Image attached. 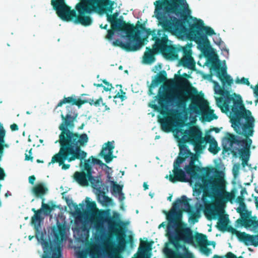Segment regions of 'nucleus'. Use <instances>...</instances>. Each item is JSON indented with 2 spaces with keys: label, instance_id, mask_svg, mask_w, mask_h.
<instances>
[{
  "label": "nucleus",
  "instance_id": "62",
  "mask_svg": "<svg viewBox=\"0 0 258 258\" xmlns=\"http://www.w3.org/2000/svg\"><path fill=\"white\" fill-rule=\"evenodd\" d=\"M254 201L256 205L258 207V197L255 198Z\"/></svg>",
  "mask_w": 258,
  "mask_h": 258
},
{
  "label": "nucleus",
  "instance_id": "31",
  "mask_svg": "<svg viewBox=\"0 0 258 258\" xmlns=\"http://www.w3.org/2000/svg\"><path fill=\"white\" fill-rule=\"evenodd\" d=\"M114 245L118 252L124 251L126 248V241L124 238L122 236H117Z\"/></svg>",
  "mask_w": 258,
  "mask_h": 258
},
{
  "label": "nucleus",
  "instance_id": "3",
  "mask_svg": "<svg viewBox=\"0 0 258 258\" xmlns=\"http://www.w3.org/2000/svg\"><path fill=\"white\" fill-rule=\"evenodd\" d=\"M204 49L198 48L207 57L206 65L210 68L212 74H202V78L214 84L217 106L230 119L239 116L247 111L243 103L241 96L233 92L232 85L234 80L227 74L225 61H221L217 55L213 54L210 42Z\"/></svg>",
  "mask_w": 258,
  "mask_h": 258
},
{
  "label": "nucleus",
  "instance_id": "59",
  "mask_svg": "<svg viewBox=\"0 0 258 258\" xmlns=\"http://www.w3.org/2000/svg\"><path fill=\"white\" fill-rule=\"evenodd\" d=\"M143 187L144 188V190H147L148 189V185L147 182H144L143 183Z\"/></svg>",
  "mask_w": 258,
  "mask_h": 258
},
{
  "label": "nucleus",
  "instance_id": "15",
  "mask_svg": "<svg viewBox=\"0 0 258 258\" xmlns=\"http://www.w3.org/2000/svg\"><path fill=\"white\" fill-rule=\"evenodd\" d=\"M51 4L61 19L67 21H72L75 24H79L75 22V19L79 18L78 11L77 13L75 10H71L70 8L64 3V0H52ZM76 9H77L76 8Z\"/></svg>",
  "mask_w": 258,
  "mask_h": 258
},
{
  "label": "nucleus",
  "instance_id": "5",
  "mask_svg": "<svg viewBox=\"0 0 258 258\" xmlns=\"http://www.w3.org/2000/svg\"><path fill=\"white\" fill-rule=\"evenodd\" d=\"M44 200L43 199L40 209H32L34 214L31 217V223L36 231V238L42 247L43 253L41 258H60L62 255V241L66 239V229L57 221L56 227L51 228L48 235L45 230L42 231L44 218L52 210V208L44 203Z\"/></svg>",
  "mask_w": 258,
  "mask_h": 258
},
{
  "label": "nucleus",
  "instance_id": "38",
  "mask_svg": "<svg viewBox=\"0 0 258 258\" xmlns=\"http://www.w3.org/2000/svg\"><path fill=\"white\" fill-rule=\"evenodd\" d=\"M219 222H218V225L221 229H225L226 227V226L228 222V219L226 217H222V216H220L218 218Z\"/></svg>",
  "mask_w": 258,
  "mask_h": 258
},
{
  "label": "nucleus",
  "instance_id": "9",
  "mask_svg": "<svg viewBox=\"0 0 258 258\" xmlns=\"http://www.w3.org/2000/svg\"><path fill=\"white\" fill-rule=\"evenodd\" d=\"M115 215L117 217L113 218L109 210L101 212L92 226L93 238L97 243V244L94 246L93 249L98 258H104L106 254L101 244L107 241L112 233L117 230V227L121 224L118 214L115 213Z\"/></svg>",
  "mask_w": 258,
  "mask_h": 258
},
{
  "label": "nucleus",
  "instance_id": "52",
  "mask_svg": "<svg viewBox=\"0 0 258 258\" xmlns=\"http://www.w3.org/2000/svg\"><path fill=\"white\" fill-rule=\"evenodd\" d=\"M167 221L168 220H167ZM169 221H168V222L166 221L163 222L159 226V228H160L161 227H166V229H167ZM166 231H167V229H166Z\"/></svg>",
  "mask_w": 258,
  "mask_h": 258
},
{
  "label": "nucleus",
  "instance_id": "17",
  "mask_svg": "<svg viewBox=\"0 0 258 258\" xmlns=\"http://www.w3.org/2000/svg\"><path fill=\"white\" fill-rule=\"evenodd\" d=\"M148 30L149 31V34L148 35H149L150 34L152 35V39L153 40L155 41V43L153 46V50H151L150 48H148V47L146 48V51L145 52L144 55L143 61H144V62L146 64H151L153 63H154L156 60L155 57L154 56L155 53L158 52H160L161 53L170 52L172 51L173 48L172 47V46H170L171 41L168 39V41L167 42L166 44H167V46H168L170 47V49L169 50V51H166V50L161 51L158 47L155 46L156 40L154 39V32L156 30H154L152 31H150V30Z\"/></svg>",
  "mask_w": 258,
  "mask_h": 258
},
{
  "label": "nucleus",
  "instance_id": "30",
  "mask_svg": "<svg viewBox=\"0 0 258 258\" xmlns=\"http://www.w3.org/2000/svg\"><path fill=\"white\" fill-rule=\"evenodd\" d=\"M245 227L254 233H258V218L256 217H251L246 221Z\"/></svg>",
  "mask_w": 258,
  "mask_h": 258
},
{
  "label": "nucleus",
  "instance_id": "32",
  "mask_svg": "<svg viewBox=\"0 0 258 258\" xmlns=\"http://www.w3.org/2000/svg\"><path fill=\"white\" fill-rule=\"evenodd\" d=\"M162 82L161 76L159 75H156L155 78L152 80V84L149 87L148 94L149 95H154L155 93L153 92L154 89L157 87L160 83Z\"/></svg>",
  "mask_w": 258,
  "mask_h": 258
},
{
  "label": "nucleus",
  "instance_id": "58",
  "mask_svg": "<svg viewBox=\"0 0 258 258\" xmlns=\"http://www.w3.org/2000/svg\"><path fill=\"white\" fill-rule=\"evenodd\" d=\"M216 243L214 241H208L207 240L206 244H205V245H213L214 247L215 246Z\"/></svg>",
  "mask_w": 258,
  "mask_h": 258
},
{
  "label": "nucleus",
  "instance_id": "21",
  "mask_svg": "<svg viewBox=\"0 0 258 258\" xmlns=\"http://www.w3.org/2000/svg\"><path fill=\"white\" fill-rule=\"evenodd\" d=\"M206 206L205 213L211 219H218L223 214V210L220 205H210L208 203Z\"/></svg>",
  "mask_w": 258,
  "mask_h": 258
},
{
  "label": "nucleus",
  "instance_id": "42",
  "mask_svg": "<svg viewBox=\"0 0 258 258\" xmlns=\"http://www.w3.org/2000/svg\"><path fill=\"white\" fill-rule=\"evenodd\" d=\"M240 214V216L241 219H242L243 222L244 223L245 226L246 225V221L248 220V219H250L249 218L250 216V213L247 210H246Z\"/></svg>",
  "mask_w": 258,
  "mask_h": 258
},
{
  "label": "nucleus",
  "instance_id": "64",
  "mask_svg": "<svg viewBox=\"0 0 258 258\" xmlns=\"http://www.w3.org/2000/svg\"><path fill=\"white\" fill-rule=\"evenodd\" d=\"M102 105H104L105 106V109L106 110H109V108L107 107V106L106 105H105V103H102Z\"/></svg>",
  "mask_w": 258,
  "mask_h": 258
},
{
  "label": "nucleus",
  "instance_id": "16",
  "mask_svg": "<svg viewBox=\"0 0 258 258\" xmlns=\"http://www.w3.org/2000/svg\"><path fill=\"white\" fill-rule=\"evenodd\" d=\"M192 43H188L184 46L179 45L176 48V51L182 55L179 61V64L189 69H192L196 66V62L192 56Z\"/></svg>",
  "mask_w": 258,
  "mask_h": 258
},
{
  "label": "nucleus",
  "instance_id": "2",
  "mask_svg": "<svg viewBox=\"0 0 258 258\" xmlns=\"http://www.w3.org/2000/svg\"><path fill=\"white\" fill-rule=\"evenodd\" d=\"M180 148L181 153L173 163L172 173L170 172L166 178L173 183L177 181L188 182L192 187L193 196L197 200L195 206L189 205L185 195L182 196L180 199L184 203V208L191 215L190 222L194 223L198 222L201 211L209 202L203 192L204 187L211 197L223 198L225 185L223 179L214 178L208 169L203 168L201 170L200 167L195 165L197 160L196 155L189 153L184 147Z\"/></svg>",
  "mask_w": 258,
  "mask_h": 258
},
{
  "label": "nucleus",
  "instance_id": "49",
  "mask_svg": "<svg viewBox=\"0 0 258 258\" xmlns=\"http://www.w3.org/2000/svg\"><path fill=\"white\" fill-rule=\"evenodd\" d=\"M25 160H33V157L32 156V149L29 151V155L28 154H25Z\"/></svg>",
  "mask_w": 258,
  "mask_h": 258
},
{
  "label": "nucleus",
  "instance_id": "8",
  "mask_svg": "<svg viewBox=\"0 0 258 258\" xmlns=\"http://www.w3.org/2000/svg\"><path fill=\"white\" fill-rule=\"evenodd\" d=\"M67 114L64 116L61 114L62 123L59 126L61 133L59 136V140L55 141V143H61L64 149H69L70 153L74 154L78 151L76 147L77 144L81 145L87 144L89 141L88 135L85 134L79 135L74 133L73 130L75 127L74 122L77 120L78 113L72 105L66 107Z\"/></svg>",
  "mask_w": 258,
  "mask_h": 258
},
{
  "label": "nucleus",
  "instance_id": "39",
  "mask_svg": "<svg viewBox=\"0 0 258 258\" xmlns=\"http://www.w3.org/2000/svg\"><path fill=\"white\" fill-rule=\"evenodd\" d=\"M234 82L237 84L245 85L248 86H251L250 85V83L248 79L244 77H242L241 78L237 77L234 80Z\"/></svg>",
  "mask_w": 258,
  "mask_h": 258
},
{
  "label": "nucleus",
  "instance_id": "23",
  "mask_svg": "<svg viewBox=\"0 0 258 258\" xmlns=\"http://www.w3.org/2000/svg\"><path fill=\"white\" fill-rule=\"evenodd\" d=\"M85 102H86L82 101L80 98L75 95H73L68 97H64L62 100H60L56 107H59L64 104L69 103L70 104V105H72V106L77 105L79 108H80L81 105Z\"/></svg>",
  "mask_w": 258,
  "mask_h": 258
},
{
  "label": "nucleus",
  "instance_id": "1",
  "mask_svg": "<svg viewBox=\"0 0 258 258\" xmlns=\"http://www.w3.org/2000/svg\"><path fill=\"white\" fill-rule=\"evenodd\" d=\"M154 16L157 20L158 26L162 28L154 31V37L156 40L155 46L161 51L170 49V47L166 43L168 34L171 33L182 40L194 41L197 44L198 48L202 49L208 46L210 41L208 37H211L214 43L221 50L229 54V49L220 34L215 32L211 27L205 26L202 20L190 16L188 22V28L182 24L185 18L182 17L183 12L180 6L183 7L186 15L190 16L191 13L186 0H171L166 5L163 0H157L154 2Z\"/></svg>",
  "mask_w": 258,
  "mask_h": 258
},
{
  "label": "nucleus",
  "instance_id": "28",
  "mask_svg": "<svg viewBox=\"0 0 258 258\" xmlns=\"http://www.w3.org/2000/svg\"><path fill=\"white\" fill-rule=\"evenodd\" d=\"M48 188L44 183H40L32 189L33 194L37 197L44 199L43 197L47 193Z\"/></svg>",
  "mask_w": 258,
  "mask_h": 258
},
{
  "label": "nucleus",
  "instance_id": "7",
  "mask_svg": "<svg viewBox=\"0 0 258 258\" xmlns=\"http://www.w3.org/2000/svg\"><path fill=\"white\" fill-rule=\"evenodd\" d=\"M176 128L174 130V137L178 142V146L181 153V148L184 147L189 153L196 155L203 153L206 149L207 143H209V151L217 154L220 148L218 146L217 141L214 137L208 136L202 138V132L195 126H190L185 124L175 122ZM198 157V156H197ZM198 161V160L196 162Z\"/></svg>",
  "mask_w": 258,
  "mask_h": 258
},
{
  "label": "nucleus",
  "instance_id": "19",
  "mask_svg": "<svg viewBox=\"0 0 258 258\" xmlns=\"http://www.w3.org/2000/svg\"><path fill=\"white\" fill-rule=\"evenodd\" d=\"M114 142H108L103 145L99 156L103 159L106 163H110L116 156H114Z\"/></svg>",
  "mask_w": 258,
  "mask_h": 258
},
{
  "label": "nucleus",
  "instance_id": "20",
  "mask_svg": "<svg viewBox=\"0 0 258 258\" xmlns=\"http://www.w3.org/2000/svg\"><path fill=\"white\" fill-rule=\"evenodd\" d=\"M88 178L93 188L95 194L102 190H108V186L102 183L100 176H94L92 174L88 175Z\"/></svg>",
  "mask_w": 258,
  "mask_h": 258
},
{
  "label": "nucleus",
  "instance_id": "35",
  "mask_svg": "<svg viewBox=\"0 0 258 258\" xmlns=\"http://www.w3.org/2000/svg\"><path fill=\"white\" fill-rule=\"evenodd\" d=\"M96 161H97V162H96V163H97V165H100L102 167V169H103V170H106V169H108V171H106L107 178L108 180L110 179L111 177L110 174L112 172L111 168L110 167H109V166H108L106 164L103 163L101 160H100L99 159L98 160H96Z\"/></svg>",
  "mask_w": 258,
  "mask_h": 258
},
{
  "label": "nucleus",
  "instance_id": "57",
  "mask_svg": "<svg viewBox=\"0 0 258 258\" xmlns=\"http://www.w3.org/2000/svg\"><path fill=\"white\" fill-rule=\"evenodd\" d=\"M247 194L246 190L245 188H242L240 191L241 196L240 197H242L244 196V195Z\"/></svg>",
  "mask_w": 258,
  "mask_h": 258
},
{
  "label": "nucleus",
  "instance_id": "61",
  "mask_svg": "<svg viewBox=\"0 0 258 258\" xmlns=\"http://www.w3.org/2000/svg\"><path fill=\"white\" fill-rule=\"evenodd\" d=\"M94 86L97 87H103V85L102 84H94Z\"/></svg>",
  "mask_w": 258,
  "mask_h": 258
},
{
  "label": "nucleus",
  "instance_id": "13",
  "mask_svg": "<svg viewBox=\"0 0 258 258\" xmlns=\"http://www.w3.org/2000/svg\"><path fill=\"white\" fill-rule=\"evenodd\" d=\"M59 144V151L52 157L51 162L48 163V166L57 162L58 163L59 166H61L62 169L67 170L70 168V165L69 164H64L65 161L67 160L70 162L76 159H84L87 157V153L81 148L82 147L86 146L87 144L81 145L77 144L75 146L78 148V151L76 153L75 152L74 154H71V153H70L69 149H64L61 151V149H63V147L61 143Z\"/></svg>",
  "mask_w": 258,
  "mask_h": 258
},
{
  "label": "nucleus",
  "instance_id": "11",
  "mask_svg": "<svg viewBox=\"0 0 258 258\" xmlns=\"http://www.w3.org/2000/svg\"><path fill=\"white\" fill-rule=\"evenodd\" d=\"M165 87L161 86L156 99L149 104V106L156 110L164 109L168 111H175V107L184 109L186 98L179 91L170 89L164 92Z\"/></svg>",
  "mask_w": 258,
  "mask_h": 258
},
{
  "label": "nucleus",
  "instance_id": "6",
  "mask_svg": "<svg viewBox=\"0 0 258 258\" xmlns=\"http://www.w3.org/2000/svg\"><path fill=\"white\" fill-rule=\"evenodd\" d=\"M230 119L231 126L235 132L246 138L243 139L238 136L228 133L223 139L222 144L225 150L238 153L242 160L241 165L243 168H245L248 165L250 147L253 149L255 148V146H251L252 141L250 138L254 135L255 119L251 112L247 110L246 113Z\"/></svg>",
  "mask_w": 258,
  "mask_h": 258
},
{
  "label": "nucleus",
  "instance_id": "10",
  "mask_svg": "<svg viewBox=\"0 0 258 258\" xmlns=\"http://www.w3.org/2000/svg\"><path fill=\"white\" fill-rule=\"evenodd\" d=\"M120 27L114 29L108 30L107 38L111 39L115 33L118 36L123 38L122 41L116 40L112 42V44L115 46H120L127 51H136L139 50L143 45V39L148 36L149 31L144 28L141 29L131 28L125 31L120 29Z\"/></svg>",
  "mask_w": 258,
  "mask_h": 258
},
{
  "label": "nucleus",
  "instance_id": "46",
  "mask_svg": "<svg viewBox=\"0 0 258 258\" xmlns=\"http://www.w3.org/2000/svg\"><path fill=\"white\" fill-rule=\"evenodd\" d=\"M121 95H120L119 93H118L116 96L114 97V102L116 104V100H115L116 98H120L121 101H124L126 99V97L125 96V93L123 92L122 90H120Z\"/></svg>",
  "mask_w": 258,
  "mask_h": 258
},
{
  "label": "nucleus",
  "instance_id": "43",
  "mask_svg": "<svg viewBox=\"0 0 258 258\" xmlns=\"http://www.w3.org/2000/svg\"><path fill=\"white\" fill-rule=\"evenodd\" d=\"M240 168L239 164H235L233 165L232 169V173L235 178H236L239 175V170Z\"/></svg>",
  "mask_w": 258,
  "mask_h": 258
},
{
  "label": "nucleus",
  "instance_id": "54",
  "mask_svg": "<svg viewBox=\"0 0 258 258\" xmlns=\"http://www.w3.org/2000/svg\"><path fill=\"white\" fill-rule=\"evenodd\" d=\"M35 179L36 178L34 176H30L29 177V182L31 184H33Z\"/></svg>",
  "mask_w": 258,
  "mask_h": 258
},
{
  "label": "nucleus",
  "instance_id": "24",
  "mask_svg": "<svg viewBox=\"0 0 258 258\" xmlns=\"http://www.w3.org/2000/svg\"><path fill=\"white\" fill-rule=\"evenodd\" d=\"M239 236L246 245L258 246V234L251 235L243 232L240 233Z\"/></svg>",
  "mask_w": 258,
  "mask_h": 258
},
{
  "label": "nucleus",
  "instance_id": "63",
  "mask_svg": "<svg viewBox=\"0 0 258 258\" xmlns=\"http://www.w3.org/2000/svg\"><path fill=\"white\" fill-rule=\"evenodd\" d=\"M226 195L227 196V200H228L230 199V195L229 193H228L227 192H226Z\"/></svg>",
  "mask_w": 258,
  "mask_h": 258
},
{
  "label": "nucleus",
  "instance_id": "27",
  "mask_svg": "<svg viewBox=\"0 0 258 258\" xmlns=\"http://www.w3.org/2000/svg\"><path fill=\"white\" fill-rule=\"evenodd\" d=\"M159 118V122L161 124L162 130L165 132H169L171 131V126L173 124V119L171 116H165L162 118Z\"/></svg>",
  "mask_w": 258,
  "mask_h": 258
},
{
  "label": "nucleus",
  "instance_id": "18",
  "mask_svg": "<svg viewBox=\"0 0 258 258\" xmlns=\"http://www.w3.org/2000/svg\"><path fill=\"white\" fill-rule=\"evenodd\" d=\"M112 7L110 4L104 3V11L105 10L106 11L107 20L111 24L112 29H114V28L121 26L123 22V17L120 16L119 18H117L119 12L117 11L112 15L113 9Z\"/></svg>",
  "mask_w": 258,
  "mask_h": 258
},
{
  "label": "nucleus",
  "instance_id": "53",
  "mask_svg": "<svg viewBox=\"0 0 258 258\" xmlns=\"http://www.w3.org/2000/svg\"><path fill=\"white\" fill-rule=\"evenodd\" d=\"M117 195H118V200L119 201L122 202L125 199L124 195L122 192Z\"/></svg>",
  "mask_w": 258,
  "mask_h": 258
},
{
  "label": "nucleus",
  "instance_id": "26",
  "mask_svg": "<svg viewBox=\"0 0 258 258\" xmlns=\"http://www.w3.org/2000/svg\"><path fill=\"white\" fill-rule=\"evenodd\" d=\"M108 192V190L107 191L105 190L95 194L98 203L104 206H112L114 205L112 199L105 195Z\"/></svg>",
  "mask_w": 258,
  "mask_h": 258
},
{
  "label": "nucleus",
  "instance_id": "60",
  "mask_svg": "<svg viewBox=\"0 0 258 258\" xmlns=\"http://www.w3.org/2000/svg\"><path fill=\"white\" fill-rule=\"evenodd\" d=\"M95 101H94L93 99H90L88 101V102L91 104V105H94V102Z\"/></svg>",
  "mask_w": 258,
  "mask_h": 258
},
{
  "label": "nucleus",
  "instance_id": "50",
  "mask_svg": "<svg viewBox=\"0 0 258 258\" xmlns=\"http://www.w3.org/2000/svg\"><path fill=\"white\" fill-rule=\"evenodd\" d=\"M162 68V66L160 64H158L157 65H156L155 66L153 69H152V71L155 72V73H156L157 72L160 71Z\"/></svg>",
  "mask_w": 258,
  "mask_h": 258
},
{
  "label": "nucleus",
  "instance_id": "44",
  "mask_svg": "<svg viewBox=\"0 0 258 258\" xmlns=\"http://www.w3.org/2000/svg\"><path fill=\"white\" fill-rule=\"evenodd\" d=\"M88 249H82L76 253L77 258H87Z\"/></svg>",
  "mask_w": 258,
  "mask_h": 258
},
{
  "label": "nucleus",
  "instance_id": "51",
  "mask_svg": "<svg viewBox=\"0 0 258 258\" xmlns=\"http://www.w3.org/2000/svg\"><path fill=\"white\" fill-rule=\"evenodd\" d=\"M101 103L102 104L103 103L102 99L101 98H100L99 99H98V100H96L94 102V105L97 107V106H100Z\"/></svg>",
  "mask_w": 258,
  "mask_h": 258
},
{
  "label": "nucleus",
  "instance_id": "48",
  "mask_svg": "<svg viewBox=\"0 0 258 258\" xmlns=\"http://www.w3.org/2000/svg\"><path fill=\"white\" fill-rule=\"evenodd\" d=\"M88 249L87 256L89 255L91 258H96V252L94 250Z\"/></svg>",
  "mask_w": 258,
  "mask_h": 258
},
{
  "label": "nucleus",
  "instance_id": "45",
  "mask_svg": "<svg viewBox=\"0 0 258 258\" xmlns=\"http://www.w3.org/2000/svg\"><path fill=\"white\" fill-rule=\"evenodd\" d=\"M85 203L86 204L87 208L91 210L93 209L95 206V204L92 202L91 199L89 197H86L85 199Z\"/></svg>",
  "mask_w": 258,
  "mask_h": 258
},
{
  "label": "nucleus",
  "instance_id": "4",
  "mask_svg": "<svg viewBox=\"0 0 258 258\" xmlns=\"http://www.w3.org/2000/svg\"><path fill=\"white\" fill-rule=\"evenodd\" d=\"M184 203L181 199H177L173 203L172 207L166 219L169 221L167 227V235L168 239L176 249L177 254L171 248L166 246L164 249V252L167 258H195L193 254L186 247L184 244L181 242L191 244L194 243L192 231L189 227H181L178 228L180 225L179 221L182 217L180 208L186 212L188 216V222L191 225L195 224L189 220L190 215L188 210L184 208Z\"/></svg>",
  "mask_w": 258,
  "mask_h": 258
},
{
  "label": "nucleus",
  "instance_id": "29",
  "mask_svg": "<svg viewBox=\"0 0 258 258\" xmlns=\"http://www.w3.org/2000/svg\"><path fill=\"white\" fill-rule=\"evenodd\" d=\"M74 179L80 185L82 186L88 185V174L86 175L85 172H79L76 171L74 175Z\"/></svg>",
  "mask_w": 258,
  "mask_h": 258
},
{
  "label": "nucleus",
  "instance_id": "33",
  "mask_svg": "<svg viewBox=\"0 0 258 258\" xmlns=\"http://www.w3.org/2000/svg\"><path fill=\"white\" fill-rule=\"evenodd\" d=\"M244 199L238 197L236 199V202L239 203V207L236 209L237 213H241L246 210V206L245 203L243 202Z\"/></svg>",
  "mask_w": 258,
  "mask_h": 258
},
{
  "label": "nucleus",
  "instance_id": "36",
  "mask_svg": "<svg viewBox=\"0 0 258 258\" xmlns=\"http://www.w3.org/2000/svg\"><path fill=\"white\" fill-rule=\"evenodd\" d=\"M96 161H97V162H96V163H97V165H100L102 167V169H103V170H106V169H108V171H106L107 178L108 180L110 179L111 177L110 174L112 172L111 168L110 167H109V166H108L106 164L103 163L101 160H100L99 159L98 160H96Z\"/></svg>",
  "mask_w": 258,
  "mask_h": 258
},
{
  "label": "nucleus",
  "instance_id": "55",
  "mask_svg": "<svg viewBox=\"0 0 258 258\" xmlns=\"http://www.w3.org/2000/svg\"><path fill=\"white\" fill-rule=\"evenodd\" d=\"M203 250L204 253H205L207 255H209L212 253L211 250L208 248L207 247H205Z\"/></svg>",
  "mask_w": 258,
  "mask_h": 258
},
{
  "label": "nucleus",
  "instance_id": "56",
  "mask_svg": "<svg viewBox=\"0 0 258 258\" xmlns=\"http://www.w3.org/2000/svg\"><path fill=\"white\" fill-rule=\"evenodd\" d=\"M11 129L13 131H15L18 130V126L16 124H13L10 126Z\"/></svg>",
  "mask_w": 258,
  "mask_h": 258
},
{
  "label": "nucleus",
  "instance_id": "25",
  "mask_svg": "<svg viewBox=\"0 0 258 258\" xmlns=\"http://www.w3.org/2000/svg\"><path fill=\"white\" fill-rule=\"evenodd\" d=\"M80 160H81L80 166L82 169L87 171L88 175L92 174L93 172L92 167L94 165L97 164V163H96V162H97L96 160H98V159L94 158L93 156H91L88 159L84 160V165H83V159Z\"/></svg>",
  "mask_w": 258,
  "mask_h": 258
},
{
  "label": "nucleus",
  "instance_id": "34",
  "mask_svg": "<svg viewBox=\"0 0 258 258\" xmlns=\"http://www.w3.org/2000/svg\"><path fill=\"white\" fill-rule=\"evenodd\" d=\"M75 227L81 226V225H86V217L81 214L78 215L75 218Z\"/></svg>",
  "mask_w": 258,
  "mask_h": 258
},
{
  "label": "nucleus",
  "instance_id": "14",
  "mask_svg": "<svg viewBox=\"0 0 258 258\" xmlns=\"http://www.w3.org/2000/svg\"><path fill=\"white\" fill-rule=\"evenodd\" d=\"M187 112L189 113V118L191 121H194L196 117L202 115L207 121H210L217 119V116L205 104L198 100H193L191 104L189 106Z\"/></svg>",
  "mask_w": 258,
  "mask_h": 258
},
{
  "label": "nucleus",
  "instance_id": "47",
  "mask_svg": "<svg viewBox=\"0 0 258 258\" xmlns=\"http://www.w3.org/2000/svg\"><path fill=\"white\" fill-rule=\"evenodd\" d=\"M102 82L105 85V86H103L104 90L106 91H110L112 88V85L108 83L106 80H104Z\"/></svg>",
  "mask_w": 258,
  "mask_h": 258
},
{
  "label": "nucleus",
  "instance_id": "22",
  "mask_svg": "<svg viewBox=\"0 0 258 258\" xmlns=\"http://www.w3.org/2000/svg\"><path fill=\"white\" fill-rule=\"evenodd\" d=\"M75 238L78 241L84 242L89 236V230L86 225H81L72 228Z\"/></svg>",
  "mask_w": 258,
  "mask_h": 258
},
{
  "label": "nucleus",
  "instance_id": "40",
  "mask_svg": "<svg viewBox=\"0 0 258 258\" xmlns=\"http://www.w3.org/2000/svg\"><path fill=\"white\" fill-rule=\"evenodd\" d=\"M207 237L205 235L201 233H197L196 235V239L198 241L199 243L201 245L206 244Z\"/></svg>",
  "mask_w": 258,
  "mask_h": 258
},
{
  "label": "nucleus",
  "instance_id": "12",
  "mask_svg": "<svg viewBox=\"0 0 258 258\" xmlns=\"http://www.w3.org/2000/svg\"><path fill=\"white\" fill-rule=\"evenodd\" d=\"M82 0L76 5L79 16L75 19V22L81 23L84 26H89L93 23L91 14L96 11H104V3L110 4L114 10L117 7V4L110 0Z\"/></svg>",
  "mask_w": 258,
  "mask_h": 258
},
{
  "label": "nucleus",
  "instance_id": "41",
  "mask_svg": "<svg viewBox=\"0 0 258 258\" xmlns=\"http://www.w3.org/2000/svg\"><path fill=\"white\" fill-rule=\"evenodd\" d=\"M213 258H244L242 256H240L239 257H237L236 255L234 254L233 253L231 252H228L225 256H219L218 255L215 254Z\"/></svg>",
  "mask_w": 258,
  "mask_h": 258
},
{
  "label": "nucleus",
  "instance_id": "37",
  "mask_svg": "<svg viewBox=\"0 0 258 258\" xmlns=\"http://www.w3.org/2000/svg\"><path fill=\"white\" fill-rule=\"evenodd\" d=\"M108 181L111 183V184L112 185V187H111L112 190L113 192H114L115 194H118L122 192V188H123L122 185L117 184L114 181L110 180V179L108 180Z\"/></svg>",
  "mask_w": 258,
  "mask_h": 258
}]
</instances>
